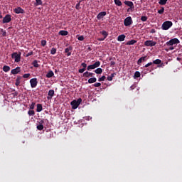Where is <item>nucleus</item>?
Returning a JSON list of instances; mask_svg holds the SVG:
<instances>
[{
	"instance_id": "obj_1",
	"label": "nucleus",
	"mask_w": 182,
	"mask_h": 182,
	"mask_svg": "<svg viewBox=\"0 0 182 182\" xmlns=\"http://www.w3.org/2000/svg\"><path fill=\"white\" fill-rule=\"evenodd\" d=\"M171 26H173V22L171 21H166L163 23L161 29H163V31H168Z\"/></svg>"
},
{
	"instance_id": "obj_2",
	"label": "nucleus",
	"mask_w": 182,
	"mask_h": 182,
	"mask_svg": "<svg viewBox=\"0 0 182 182\" xmlns=\"http://www.w3.org/2000/svg\"><path fill=\"white\" fill-rule=\"evenodd\" d=\"M82 103V98H79L77 99V100H73L71 102H70V105L72 106V109L73 110H75V109H77V107H79V105Z\"/></svg>"
},
{
	"instance_id": "obj_3",
	"label": "nucleus",
	"mask_w": 182,
	"mask_h": 182,
	"mask_svg": "<svg viewBox=\"0 0 182 182\" xmlns=\"http://www.w3.org/2000/svg\"><path fill=\"white\" fill-rule=\"evenodd\" d=\"M178 43H180V40H178V38H175L166 42V45L167 46H173V45H178Z\"/></svg>"
},
{
	"instance_id": "obj_4",
	"label": "nucleus",
	"mask_w": 182,
	"mask_h": 182,
	"mask_svg": "<svg viewBox=\"0 0 182 182\" xmlns=\"http://www.w3.org/2000/svg\"><path fill=\"white\" fill-rule=\"evenodd\" d=\"M99 66H100V61H96L94 64L88 65L87 70H92L96 69V68H99Z\"/></svg>"
},
{
	"instance_id": "obj_5",
	"label": "nucleus",
	"mask_w": 182,
	"mask_h": 182,
	"mask_svg": "<svg viewBox=\"0 0 182 182\" xmlns=\"http://www.w3.org/2000/svg\"><path fill=\"white\" fill-rule=\"evenodd\" d=\"M12 59H15L16 63L21 62V53L18 54L16 52L11 54Z\"/></svg>"
},
{
	"instance_id": "obj_6",
	"label": "nucleus",
	"mask_w": 182,
	"mask_h": 182,
	"mask_svg": "<svg viewBox=\"0 0 182 182\" xmlns=\"http://www.w3.org/2000/svg\"><path fill=\"white\" fill-rule=\"evenodd\" d=\"M133 23V20L132 19V17L128 16L127 17L124 21V26H130Z\"/></svg>"
},
{
	"instance_id": "obj_7",
	"label": "nucleus",
	"mask_w": 182,
	"mask_h": 182,
	"mask_svg": "<svg viewBox=\"0 0 182 182\" xmlns=\"http://www.w3.org/2000/svg\"><path fill=\"white\" fill-rule=\"evenodd\" d=\"M144 44L145 46L153 47V46H156V45H157V42L151 41V40H148V41H146Z\"/></svg>"
},
{
	"instance_id": "obj_8",
	"label": "nucleus",
	"mask_w": 182,
	"mask_h": 182,
	"mask_svg": "<svg viewBox=\"0 0 182 182\" xmlns=\"http://www.w3.org/2000/svg\"><path fill=\"white\" fill-rule=\"evenodd\" d=\"M124 4L125 5H127V6H129V8L128 9L127 11L129 12V11H133V9H134V4L132 3V1H125L124 2Z\"/></svg>"
},
{
	"instance_id": "obj_9",
	"label": "nucleus",
	"mask_w": 182,
	"mask_h": 182,
	"mask_svg": "<svg viewBox=\"0 0 182 182\" xmlns=\"http://www.w3.org/2000/svg\"><path fill=\"white\" fill-rule=\"evenodd\" d=\"M30 84L32 89L38 86V79L36 78H32L30 80Z\"/></svg>"
},
{
	"instance_id": "obj_10",
	"label": "nucleus",
	"mask_w": 182,
	"mask_h": 182,
	"mask_svg": "<svg viewBox=\"0 0 182 182\" xmlns=\"http://www.w3.org/2000/svg\"><path fill=\"white\" fill-rule=\"evenodd\" d=\"M11 21H12V18H11V15L7 14L3 18V23H9Z\"/></svg>"
},
{
	"instance_id": "obj_11",
	"label": "nucleus",
	"mask_w": 182,
	"mask_h": 182,
	"mask_svg": "<svg viewBox=\"0 0 182 182\" xmlns=\"http://www.w3.org/2000/svg\"><path fill=\"white\" fill-rule=\"evenodd\" d=\"M14 12L15 14H25V10L21 7H17L14 9Z\"/></svg>"
},
{
	"instance_id": "obj_12",
	"label": "nucleus",
	"mask_w": 182,
	"mask_h": 182,
	"mask_svg": "<svg viewBox=\"0 0 182 182\" xmlns=\"http://www.w3.org/2000/svg\"><path fill=\"white\" fill-rule=\"evenodd\" d=\"M106 15H107L106 11H102L97 14V19H98V21H100V19H102V18H105Z\"/></svg>"
},
{
	"instance_id": "obj_13",
	"label": "nucleus",
	"mask_w": 182,
	"mask_h": 182,
	"mask_svg": "<svg viewBox=\"0 0 182 182\" xmlns=\"http://www.w3.org/2000/svg\"><path fill=\"white\" fill-rule=\"evenodd\" d=\"M54 95H55V90H50L48 91V96L47 97L48 100H52Z\"/></svg>"
},
{
	"instance_id": "obj_14",
	"label": "nucleus",
	"mask_w": 182,
	"mask_h": 182,
	"mask_svg": "<svg viewBox=\"0 0 182 182\" xmlns=\"http://www.w3.org/2000/svg\"><path fill=\"white\" fill-rule=\"evenodd\" d=\"M21 72V67H16V68L11 70L12 75H18Z\"/></svg>"
},
{
	"instance_id": "obj_15",
	"label": "nucleus",
	"mask_w": 182,
	"mask_h": 182,
	"mask_svg": "<svg viewBox=\"0 0 182 182\" xmlns=\"http://www.w3.org/2000/svg\"><path fill=\"white\" fill-rule=\"evenodd\" d=\"M95 74L93 73H90L89 71H87L83 73V77H93V75Z\"/></svg>"
},
{
	"instance_id": "obj_16",
	"label": "nucleus",
	"mask_w": 182,
	"mask_h": 182,
	"mask_svg": "<svg viewBox=\"0 0 182 182\" xmlns=\"http://www.w3.org/2000/svg\"><path fill=\"white\" fill-rule=\"evenodd\" d=\"M58 35H61V36H67V35H69V32H68V31L61 30L58 32Z\"/></svg>"
},
{
	"instance_id": "obj_17",
	"label": "nucleus",
	"mask_w": 182,
	"mask_h": 182,
	"mask_svg": "<svg viewBox=\"0 0 182 182\" xmlns=\"http://www.w3.org/2000/svg\"><path fill=\"white\" fill-rule=\"evenodd\" d=\"M73 48L72 46H69L68 48L65 49V53H67V56H70L72 55V53L69 52L70 50H72Z\"/></svg>"
},
{
	"instance_id": "obj_18",
	"label": "nucleus",
	"mask_w": 182,
	"mask_h": 182,
	"mask_svg": "<svg viewBox=\"0 0 182 182\" xmlns=\"http://www.w3.org/2000/svg\"><path fill=\"white\" fill-rule=\"evenodd\" d=\"M124 39H126V36H124V34L119 35L117 38L119 42H123Z\"/></svg>"
},
{
	"instance_id": "obj_19",
	"label": "nucleus",
	"mask_w": 182,
	"mask_h": 182,
	"mask_svg": "<svg viewBox=\"0 0 182 182\" xmlns=\"http://www.w3.org/2000/svg\"><path fill=\"white\" fill-rule=\"evenodd\" d=\"M146 58L147 57L146 56L141 57L137 61V65H140L141 63H142V62H145Z\"/></svg>"
},
{
	"instance_id": "obj_20",
	"label": "nucleus",
	"mask_w": 182,
	"mask_h": 182,
	"mask_svg": "<svg viewBox=\"0 0 182 182\" xmlns=\"http://www.w3.org/2000/svg\"><path fill=\"white\" fill-rule=\"evenodd\" d=\"M21 79H22L21 76H17V78L15 82L16 86H19V85H21Z\"/></svg>"
},
{
	"instance_id": "obj_21",
	"label": "nucleus",
	"mask_w": 182,
	"mask_h": 182,
	"mask_svg": "<svg viewBox=\"0 0 182 182\" xmlns=\"http://www.w3.org/2000/svg\"><path fill=\"white\" fill-rule=\"evenodd\" d=\"M43 109V107H42V104H37V109H36V112H38V113L42 112V110Z\"/></svg>"
},
{
	"instance_id": "obj_22",
	"label": "nucleus",
	"mask_w": 182,
	"mask_h": 182,
	"mask_svg": "<svg viewBox=\"0 0 182 182\" xmlns=\"http://www.w3.org/2000/svg\"><path fill=\"white\" fill-rule=\"evenodd\" d=\"M95 73H97V75H102L103 70L102 68H97L95 70H94Z\"/></svg>"
},
{
	"instance_id": "obj_23",
	"label": "nucleus",
	"mask_w": 182,
	"mask_h": 182,
	"mask_svg": "<svg viewBox=\"0 0 182 182\" xmlns=\"http://www.w3.org/2000/svg\"><path fill=\"white\" fill-rule=\"evenodd\" d=\"M97 79L96 77H91L88 80V83L92 84V83H95L97 82Z\"/></svg>"
},
{
	"instance_id": "obj_24",
	"label": "nucleus",
	"mask_w": 182,
	"mask_h": 182,
	"mask_svg": "<svg viewBox=\"0 0 182 182\" xmlns=\"http://www.w3.org/2000/svg\"><path fill=\"white\" fill-rule=\"evenodd\" d=\"M116 76V73H112L110 75V76L107 77V80H109V82H112V80H113V77Z\"/></svg>"
},
{
	"instance_id": "obj_25",
	"label": "nucleus",
	"mask_w": 182,
	"mask_h": 182,
	"mask_svg": "<svg viewBox=\"0 0 182 182\" xmlns=\"http://www.w3.org/2000/svg\"><path fill=\"white\" fill-rule=\"evenodd\" d=\"M134 43H137V41L131 40L127 42L126 45H134Z\"/></svg>"
},
{
	"instance_id": "obj_26",
	"label": "nucleus",
	"mask_w": 182,
	"mask_h": 182,
	"mask_svg": "<svg viewBox=\"0 0 182 182\" xmlns=\"http://www.w3.org/2000/svg\"><path fill=\"white\" fill-rule=\"evenodd\" d=\"M53 75H55L53 73V71L50 70L47 74H46V77L50 78L53 77Z\"/></svg>"
},
{
	"instance_id": "obj_27",
	"label": "nucleus",
	"mask_w": 182,
	"mask_h": 182,
	"mask_svg": "<svg viewBox=\"0 0 182 182\" xmlns=\"http://www.w3.org/2000/svg\"><path fill=\"white\" fill-rule=\"evenodd\" d=\"M3 70L4 72H9V70H11V67L8 65H4L3 67Z\"/></svg>"
},
{
	"instance_id": "obj_28",
	"label": "nucleus",
	"mask_w": 182,
	"mask_h": 182,
	"mask_svg": "<svg viewBox=\"0 0 182 182\" xmlns=\"http://www.w3.org/2000/svg\"><path fill=\"white\" fill-rule=\"evenodd\" d=\"M115 5L117 6H122V1L120 0H114Z\"/></svg>"
},
{
	"instance_id": "obj_29",
	"label": "nucleus",
	"mask_w": 182,
	"mask_h": 182,
	"mask_svg": "<svg viewBox=\"0 0 182 182\" xmlns=\"http://www.w3.org/2000/svg\"><path fill=\"white\" fill-rule=\"evenodd\" d=\"M43 2L42 0H36L35 6H39V5H42Z\"/></svg>"
},
{
	"instance_id": "obj_30",
	"label": "nucleus",
	"mask_w": 182,
	"mask_h": 182,
	"mask_svg": "<svg viewBox=\"0 0 182 182\" xmlns=\"http://www.w3.org/2000/svg\"><path fill=\"white\" fill-rule=\"evenodd\" d=\"M152 63H154V65H160L161 63V60L156 59L154 60Z\"/></svg>"
},
{
	"instance_id": "obj_31",
	"label": "nucleus",
	"mask_w": 182,
	"mask_h": 182,
	"mask_svg": "<svg viewBox=\"0 0 182 182\" xmlns=\"http://www.w3.org/2000/svg\"><path fill=\"white\" fill-rule=\"evenodd\" d=\"M168 0H159V5H166L167 4Z\"/></svg>"
},
{
	"instance_id": "obj_32",
	"label": "nucleus",
	"mask_w": 182,
	"mask_h": 182,
	"mask_svg": "<svg viewBox=\"0 0 182 182\" xmlns=\"http://www.w3.org/2000/svg\"><path fill=\"white\" fill-rule=\"evenodd\" d=\"M33 66H34V68H39V65L38 64V61L36 60H35L33 63H32Z\"/></svg>"
},
{
	"instance_id": "obj_33",
	"label": "nucleus",
	"mask_w": 182,
	"mask_h": 182,
	"mask_svg": "<svg viewBox=\"0 0 182 182\" xmlns=\"http://www.w3.org/2000/svg\"><path fill=\"white\" fill-rule=\"evenodd\" d=\"M147 19H149V18H148L147 16H142L141 17V21L142 22H146V21H147Z\"/></svg>"
},
{
	"instance_id": "obj_34",
	"label": "nucleus",
	"mask_w": 182,
	"mask_h": 182,
	"mask_svg": "<svg viewBox=\"0 0 182 182\" xmlns=\"http://www.w3.org/2000/svg\"><path fill=\"white\" fill-rule=\"evenodd\" d=\"M134 77L136 79L137 77H140V72L136 71L134 75Z\"/></svg>"
},
{
	"instance_id": "obj_35",
	"label": "nucleus",
	"mask_w": 182,
	"mask_h": 182,
	"mask_svg": "<svg viewBox=\"0 0 182 182\" xmlns=\"http://www.w3.org/2000/svg\"><path fill=\"white\" fill-rule=\"evenodd\" d=\"M28 114L30 116H35V111L34 110H28Z\"/></svg>"
},
{
	"instance_id": "obj_36",
	"label": "nucleus",
	"mask_w": 182,
	"mask_h": 182,
	"mask_svg": "<svg viewBox=\"0 0 182 182\" xmlns=\"http://www.w3.org/2000/svg\"><path fill=\"white\" fill-rule=\"evenodd\" d=\"M158 14L163 15V14H164V7H161V9L158 11Z\"/></svg>"
},
{
	"instance_id": "obj_37",
	"label": "nucleus",
	"mask_w": 182,
	"mask_h": 182,
	"mask_svg": "<svg viewBox=\"0 0 182 182\" xmlns=\"http://www.w3.org/2000/svg\"><path fill=\"white\" fill-rule=\"evenodd\" d=\"M101 33H102V35H103V36H104V38H107V35H109L108 33H107V31H102V32H101Z\"/></svg>"
},
{
	"instance_id": "obj_38",
	"label": "nucleus",
	"mask_w": 182,
	"mask_h": 182,
	"mask_svg": "<svg viewBox=\"0 0 182 182\" xmlns=\"http://www.w3.org/2000/svg\"><path fill=\"white\" fill-rule=\"evenodd\" d=\"M51 55H55L56 53V48H52L50 50Z\"/></svg>"
},
{
	"instance_id": "obj_39",
	"label": "nucleus",
	"mask_w": 182,
	"mask_h": 182,
	"mask_svg": "<svg viewBox=\"0 0 182 182\" xmlns=\"http://www.w3.org/2000/svg\"><path fill=\"white\" fill-rule=\"evenodd\" d=\"M106 79V76L103 75L98 79V82H103Z\"/></svg>"
},
{
	"instance_id": "obj_40",
	"label": "nucleus",
	"mask_w": 182,
	"mask_h": 182,
	"mask_svg": "<svg viewBox=\"0 0 182 182\" xmlns=\"http://www.w3.org/2000/svg\"><path fill=\"white\" fill-rule=\"evenodd\" d=\"M37 129L38 130H43V124H39L37 126Z\"/></svg>"
},
{
	"instance_id": "obj_41",
	"label": "nucleus",
	"mask_w": 182,
	"mask_h": 182,
	"mask_svg": "<svg viewBox=\"0 0 182 182\" xmlns=\"http://www.w3.org/2000/svg\"><path fill=\"white\" fill-rule=\"evenodd\" d=\"M30 76H31V74H30V73H27V74H24V75H23V77L24 79H28V77H30Z\"/></svg>"
},
{
	"instance_id": "obj_42",
	"label": "nucleus",
	"mask_w": 182,
	"mask_h": 182,
	"mask_svg": "<svg viewBox=\"0 0 182 182\" xmlns=\"http://www.w3.org/2000/svg\"><path fill=\"white\" fill-rule=\"evenodd\" d=\"M35 105H36L35 102H32L31 105H30V109L31 110H33L35 109Z\"/></svg>"
},
{
	"instance_id": "obj_43",
	"label": "nucleus",
	"mask_w": 182,
	"mask_h": 182,
	"mask_svg": "<svg viewBox=\"0 0 182 182\" xmlns=\"http://www.w3.org/2000/svg\"><path fill=\"white\" fill-rule=\"evenodd\" d=\"M95 87H100V86H102V83L100 82H96L94 84Z\"/></svg>"
},
{
	"instance_id": "obj_44",
	"label": "nucleus",
	"mask_w": 182,
	"mask_h": 182,
	"mask_svg": "<svg viewBox=\"0 0 182 182\" xmlns=\"http://www.w3.org/2000/svg\"><path fill=\"white\" fill-rule=\"evenodd\" d=\"M46 40H42L41 41V46H46Z\"/></svg>"
},
{
	"instance_id": "obj_45",
	"label": "nucleus",
	"mask_w": 182,
	"mask_h": 182,
	"mask_svg": "<svg viewBox=\"0 0 182 182\" xmlns=\"http://www.w3.org/2000/svg\"><path fill=\"white\" fill-rule=\"evenodd\" d=\"M81 66L83 67L82 69H85L86 70V68H87V64H86L85 63H81Z\"/></svg>"
},
{
	"instance_id": "obj_46",
	"label": "nucleus",
	"mask_w": 182,
	"mask_h": 182,
	"mask_svg": "<svg viewBox=\"0 0 182 182\" xmlns=\"http://www.w3.org/2000/svg\"><path fill=\"white\" fill-rule=\"evenodd\" d=\"M32 55H33V51H31L30 53H27L26 57L28 58V56H32Z\"/></svg>"
},
{
	"instance_id": "obj_47",
	"label": "nucleus",
	"mask_w": 182,
	"mask_h": 182,
	"mask_svg": "<svg viewBox=\"0 0 182 182\" xmlns=\"http://www.w3.org/2000/svg\"><path fill=\"white\" fill-rule=\"evenodd\" d=\"M75 9H76L77 10L80 9V3H77V4L75 5Z\"/></svg>"
},
{
	"instance_id": "obj_48",
	"label": "nucleus",
	"mask_w": 182,
	"mask_h": 182,
	"mask_svg": "<svg viewBox=\"0 0 182 182\" xmlns=\"http://www.w3.org/2000/svg\"><path fill=\"white\" fill-rule=\"evenodd\" d=\"M78 41H85V37L83 36H80L77 38Z\"/></svg>"
},
{
	"instance_id": "obj_49",
	"label": "nucleus",
	"mask_w": 182,
	"mask_h": 182,
	"mask_svg": "<svg viewBox=\"0 0 182 182\" xmlns=\"http://www.w3.org/2000/svg\"><path fill=\"white\" fill-rule=\"evenodd\" d=\"M151 65H153V63L150 62V63H147L146 65H145L144 68H149V66H151Z\"/></svg>"
},
{
	"instance_id": "obj_50",
	"label": "nucleus",
	"mask_w": 182,
	"mask_h": 182,
	"mask_svg": "<svg viewBox=\"0 0 182 182\" xmlns=\"http://www.w3.org/2000/svg\"><path fill=\"white\" fill-rule=\"evenodd\" d=\"M85 70H86V69L85 68H81L78 70L79 73H83V72H85Z\"/></svg>"
},
{
	"instance_id": "obj_51",
	"label": "nucleus",
	"mask_w": 182,
	"mask_h": 182,
	"mask_svg": "<svg viewBox=\"0 0 182 182\" xmlns=\"http://www.w3.org/2000/svg\"><path fill=\"white\" fill-rule=\"evenodd\" d=\"M150 33H156V29L154 28L151 29Z\"/></svg>"
},
{
	"instance_id": "obj_52",
	"label": "nucleus",
	"mask_w": 182,
	"mask_h": 182,
	"mask_svg": "<svg viewBox=\"0 0 182 182\" xmlns=\"http://www.w3.org/2000/svg\"><path fill=\"white\" fill-rule=\"evenodd\" d=\"M1 32H3V36H6V31L1 29Z\"/></svg>"
},
{
	"instance_id": "obj_53",
	"label": "nucleus",
	"mask_w": 182,
	"mask_h": 182,
	"mask_svg": "<svg viewBox=\"0 0 182 182\" xmlns=\"http://www.w3.org/2000/svg\"><path fill=\"white\" fill-rule=\"evenodd\" d=\"M106 39V38H97V41H105Z\"/></svg>"
},
{
	"instance_id": "obj_54",
	"label": "nucleus",
	"mask_w": 182,
	"mask_h": 182,
	"mask_svg": "<svg viewBox=\"0 0 182 182\" xmlns=\"http://www.w3.org/2000/svg\"><path fill=\"white\" fill-rule=\"evenodd\" d=\"M110 65H111V66H114V65H116V62H114V61H111V62H110Z\"/></svg>"
},
{
	"instance_id": "obj_55",
	"label": "nucleus",
	"mask_w": 182,
	"mask_h": 182,
	"mask_svg": "<svg viewBox=\"0 0 182 182\" xmlns=\"http://www.w3.org/2000/svg\"><path fill=\"white\" fill-rule=\"evenodd\" d=\"M44 123H45V121H43V120H41L39 122V124H43Z\"/></svg>"
},
{
	"instance_id": "obj_56",
	"label": "nucleus",
	"mask_w": 182,
	"mask_h": 182,
	"mask_svg": "<svg viewBox=\"0 0 182 182\" xmlns=\"http://www.w3.org/2000/svg\"><path fill=\"white\" fill-rule=\"evenodd\" d=\"M174 50V47L173 46L169 47V50Z\"/></svg>"
},
{
	"instance_id": "obj_57",
	"label": "nucleus",
	"mask_w": 182,
	"mask_h": 182,
	"mask_svg": "<svg viewBox=\"0 0 182 182\" xmlns=\"http://www.w3.org/2000/svg\"><path fill=\"white\" fill-rule=\"evenodd\" d=\"M163 66H164V63H161V65H158V68H161V67H163Z\"/></svg>"
},
{
	"instance_id": "obj_58",
	"label": "nucleus",
	"mask_w": 182,
	"mask_h": 182,
	"mask_svg": "<svg viewBox=\"0 0 182 182\" xmlns=\"http://www.w3.org/2000/svg\"><path fill=\"white\" fill-rule=\"evenodd\" d=\"M87 50H92V48H91L90 47H89V48H87Z\"/></svg>"
},
{
	"instance_id": "obj_59",
	"label": "nucleus",
	"mask_w": 182,
	"mask_h": 182,
	"mask_svg": "<svg viewBox=\"0 0 182 182\" xmlns=\"http://www.w3.org/2000/svg\"><path fill=\"white\" fill-rule=\"evenodd\" d=\"M0 19H2V15L0 14Z\"/></svg>"
},
{
	"instance_id": "obj_60",
	"label": "nucleus",
	"mask_w": 182,
	"mask_h": 182,
	"mask_svg": "<svg viewBox=\"0 0 182 182\" xmlns=\"http://www.w3.org/2000/svg\"><path fill=\"white\" fill-rule=\"evenodd\" d=\"M82 0H80L78 3H80V4H81V2H82Z\"/></svg>"
},
{
	"instance_id": "obj_61",
	"label": "nucleus",
	"mask_w": 182,
	"mask_h": 182,
	"mask_svg": "<svg viewBox=\"0 0 182 182\" xmlns=\"http://www.w3.org/2000/svg\"><path fill=\"white\" fill-rule=\"evenodd\" d=\"M15 95H16V96H17V95H18V93H17V92H16V93H15Z\"/></svg>"
},
{
	"instance_id": "obj_62",
	"label": "nucleus",
	"mask_w": 182,
	"mask_h": 182,
	"mask_svg": "<svg viewBox=\"0 0 182 182\" xmlns=\"http://www.w3.org/2000/svg\"><path fill=\"white\" fill-rule=\"evenodd\" d=\"M177 60H180V58H177Z\"/></svg>"
}]
</instances>
